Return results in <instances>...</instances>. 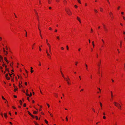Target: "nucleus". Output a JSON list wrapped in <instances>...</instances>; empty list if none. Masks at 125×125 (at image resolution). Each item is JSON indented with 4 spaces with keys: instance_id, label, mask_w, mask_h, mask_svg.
I'll return each instance as SVG.
<instances>
[{
    "instance_id": "1",
    "label": "nucleus",
    "mask_w": 125,
    "mask_h": 125,
    "mask_svg": "<svg viewBox=\"0 0 125 125\" xmlns=\"http://www.w3.org/2000/svg\"><path fill=\"white\" fill-rule=\"evenodd\" d=\"M68 78H64V79L66 80L68 84H70V79L67 76Z\"/></svg>"
},
{
    "instance_id": "2",
    "label": "nucleus",
    "mask_w": 125,
    "mask_h": 125,
    "mask_svg": "<svg viewBox=\"0 0 125 125\" xmlns=\"http://www.w3.org/2000/svg\"><path fill=\"white\" fill-rule=\"evenodd\" d=\"M65 11L69 15H71L72 14V12L69 9H66Z\"/></svg>"
},
{
    "instance_id": "3",
    "label": "nucleus",
    "mask_w": 125,
    "mask_h": 125,
    "mask_svg": "<svg viewBox=\"0 0 125 125\" xmlns=\"http://www.w3.org/2000/svg\"><path fill=\"white\" fill-rule=\"evenodd\" d=\"M114 104L115 105V106L116 107H117L118 108H119V107H121L120 105L118 103L116 102H114Z\"/></svg>"
},
{
    "instance_id": "4",
    "label": "nucleus",
    "mask_w": 125,
    "mask_h": 125,
    "mask_svg": "<svg viewBox=\"0 0 125 125\" xmlns=\"http://www.w3.org/2000/svg\"><path fill=\"white\" fill-rule=\"evenodd\" d=\"M110 16L111 17V19L113 20V16L112 13L111 12H110Z\"/></svg>"
},
{
    "instance_id": "5",
    "label": "nucleus",
    "mask_w": 125,
    "mask_h": 125,
    "mask_svg": "<svg viewBox=\"0 0 125 125\" xmlns=\"http://www.w3.org/2000/svg\"><path fill=\"white\" fill-rule=\"evenodd\" d=\"M47 45H48V46H49V52H50V53L51 54H52V52H51V49L50 45L48 43H47Z\"/></svg>"
},
{
    "instance_id": "6",
    "label": "nucleus",
    "mask_w": 125,
    "mask_h": 125,
    "mask_svg": "<svg viewBox=\"0 0 125 125\" xmlns=\"http://www.w3.org/2000/svg\"><path fill=\"white\" fill-rule=\"evenodd\" d=\"M101 63V60H100L99 62H98L97 65L98 66V70H99V68L100 65Z\"/></svg>"
},
{
    "instance_id": "7",
    "label": "nucleus",
    "mask_w": 125,
    "mask_h": 125,
    "mask_svg": "<svg viewBox=\"0 0 125 125\" xmlns=\"http://www.w3.org/2000/svg\"><path fill=\"white\" fill-rule=\"evenodd\" d=\"M5 77L8 80H9L10 79V78L9 77H8V74H6L5 75Z\"/></svg>"
},
{
    "instance_id": "8",
    "label": "nucleus",
    "mask_w": 125,
    "mask_h": 125,
    "mask_svg": "<svg viewBox=\"0 0 125 125\" xmlns=\"http://www.w3.org/2000/svg\"><path fill=\"white\" fill-rule=\"evenodd\" d=\"M28 112L29 115H31L33 118H34V116L33 115H32L29 111H28Z\"/></svg>"
},
{
    "instance_id": "9",
    "label": "nucleus",
    "mask_w": 125,
    "mask_h": 125,
    "mask_svg": "<svg viewBox=\"0 0 125 125\" xmlns=\"http://www.w3.org/2000/svg\"><path fill=\"white\" fill-rule=\"evenodd\" d=\"M26 95L27 96L30 97L32 95V94L31 93H30V95H29V94H28L27 93H26Z\"/></svg>"
},
{
    "instance_id": "10",
    "label": "nucleus",
    "mask_w": 125,
    "mask_h": 125,
    "mask_svg": "<svg viewBox=\"0 0 125 125\" xmlns=\"http://www.w3.org/2000/svg\"><path fill=\"white\" fill-rule=\"evenodd\" d=\"M39 30L40 31V36L41 38L42 39V35L41 34V31H40V29L39 28Z\"/></svg>"
},
{
    "instance_id": "11",
    "label": "nucleus",
    "mask_w": 125,
    "mask_h": 125,
    "mask_svg": "<svg viewBox=\"0 0 125 125\" xmlns=\"http://www.w3.org/2000/svg\"><path fill=\"white\" fill-rule=\"evenodd\" d=\"M35 11V13L37 15V19H38V21H39V19H38V13H37V12L35 10H34Z\"/></svg>"
},
{
    "instance_id": "12",
    "label": "nucleus",
    "mask_w": 125,
    "mask_h": 125,
    "mask_svg": "<svg viewBox=\"0 0 125 125\" xmlns=\"http://www.w3.org/2000/svg\"><path fill=\"white\" fill-rule=\"evenodd\" d=\"M4 60H5L7 62V63H9V62H8V61L7 60V59L6 57H5L4 58Z\"/></svg>"
},
{
    "instance_id": "13",
    "label": "nucleus",
    "mask_w": 125,
    "mask_h": 125,
    "mask_svg": "<svg viewBox=\"0 0 125 125\" xmlns=\"http://www.w3.org/2000/svg\"><path fill=\"white\" fill-rule=\"evenodd\" d=\"M104 31H105V32H106H106H108V30L106 28H104Z\"/></svg>"
},
{
    "instance_id": "14",
    "label": "nucleus",
    "mask_w": 125,
    "mask_h": 125,
    "mask_svg": "<svg viewBox=\"0 0 125 125\" xmlns=\"http://www.w3.org/2000/svg\"><path fill=\"white\" fill-rule=\"evenodd\" d=\"M48 56L49 57V58H50L51 59V56L50 55L49 53H47V54Z\"/></svg>"
},
{
    "instance_id": "15",
    "label": "nucleus",
    "mask_w": 125,
    "mask_h": 125,
    "mask_svg": "<svg viewBox=\"0 0 125 125\" xmlns=\"http://www.w3.org/2000/svg\"><path fill=\"white\" fill-rule=\"evenodd\" d=\"M2 66L3 67L4 66H5L6 67V70H7V68H6L7 67V66L5 65L4 64H2Z\"/></svg>"
},
{
    "instance_id": "16",
    "label": "nucleus",
    "mask_w": 125,
    "mask_h": 125,
    "mask_svg": "<svg viewBox=\"0 0 125 125\" xmlns=\"http://www.w3.org/2000/svg\"><path fill=\"white\" fill-rule=\"evenodd\" d=\"M31 73H32L33 72V71L32 70L33 68L32 67H31Z\"/></svg>"
},
{
    "instance_id": "17",
    "label": "nucleus",
    "mask_w": 125,
    "mask_h": 125,
    "mask_svg": "<svg viewBox=\"0 0 125 125\" xmlns=\"http://www.w3.org/2000/svg\"><path fill=\"white\" fill-rule=\"evenodd\" d=\"M4 116H5V117L6 118H7V113H5L4 114Z\"/></svg>"
},
{
    "instance_id": "18",
    "label": "nucleus",
    "mask_w": 125,
    "mask_h": 125,
    "mask_svg": "<svg viewBox=\"0 0 125 125\" xmlns=\"http://www.w3.org/2000/svg\"><path fill=\"white\" fill-rule=\"evenodd\" d=\"M61 73L62 74V76L64 78H65L64 77V75H63V74L62 72L61 71Z\"/></svg>"
},
{
    "instance_id": "19",
    "label": "nucleus",
    "mask_w": 125,
    "mask_h": 125,
    "mask_svg": "<svg viewBox=\"0 0 125 125\" xmlns=\"http://www.w3.org/2000/svg\"><path fill=\"white\" fill-rule=\"evenodd\" d=\"M1 60H3V58L1 56H0V61H1Z\"/></svg>"
},
{
    "instance_id": "20",
    "label": "nucleus",
    "mask_w": 125,
    "mask_h": 125,
    "mask_svg": "<svg viewBox=\"0 0 125 125\" xmlns=\"http://www.w3.org/2000/svg\"><path fill=\"white\" fill-rule=\"evenodd\" d=\"M111 97H112V98L113 97V93L112 91H111Z\"/></svg>"
},
{
    "instance_id": "21",
    "label": "nucleus",
    "mask_w": 125,
    "mask_h": 125,
    "mask_svg": "<svg viewBox=\"0 0 125 125\" xmlns=\"http://www.w3.org/2000/svg\"><path fill=\"white\" fill-rule=\"evenodd\" d=\"M100 11L101 12H103V10L102 8H100Z\"/></svg>"
},
{
    "instance_id": "22",
    "label": "nucleus",
    "mask_w": 125,
    "mask_h": 125,
    "mask_svg": "<svg viewBox=\"0 0 125 125\" xmlns=\"http://www.w3.org/2000/svg\"><path fill=\"white\" fill-rule=\"evenodd\" d=\"M85 65L86 67V70H87V71H88V68H87V67H88V66H87V65L86 64H85Z\"/></svg>"
},
{
    "instance_id": "23",
    "label": "nucleus",
    "mask_w": 125,
    "mask_h": 125,
    "mask_svg": "<svg viewBox=\"0 0 125 125\" xmlns=\"http://www.w3.org/2000/svg\"><path fill=\"white\" fill-rule=\"evenodd\" d=\"M18 77L19 79H22V77L19 76H18Z\"/></svg>"
},
{
    "instance_id": "24",
    "label": "nucleus",
    "mask_w": 125,
    "mask_h": 125,
    "mask_svg": "<svg viewBox=\"0 0 125 125\" xmlns=\"http://www.w3.org/2000/svg\"><path fill=\"white\" fill-rule=\"evenodd\" d=\"M94 10L95 13H97L98 11L94 9Z\"/></svg>"
},
{
    "instance_id": "25",
    "label": "nucleus",
    "mask_w": 125,
    "mask_h": 125,
    "mask_svg": "<svg viewBox=\"0 0 125 125\" xmlns=\"http://www.w3.org/2000/svg\"><path fill=\"white\" fill-rule=\"evenodd\" d=\"M33 113L34 114H37V113L36 111H34L33 112Z\"/></svg>"
},
{
    "instance_id": "26",
    "label": "nucleus",
    "mask_w": 125,
    "mask_h": 125,
    "mask_svg": "<svg viewBox=\"0 0 125 125\" xmlns=\"http://www.w3.org/2000/svg\"><path fill=\"white\" fill-rule=\"evenodd\" d=\"M64 4H65L67 2V1L66 0H64Z\"/></svg>"
},
{
    "instance_id": "27",
    "label": "nucleus",
    "mask_w": 125,
    "mask_h": 125,
    "mask_svg": "<svg viewBox=\"0 0 125 125\" xmlns=\"http://www.w3.org/2000/svg\"><path fill=\"white\" fill-rule=\"evenodd\" d=\"M18 89L17 88H15V89H14V92H15L16 91V90H18Z\"/></svg>"
},
{
    "instance_id": "28",
    "label": "nucleus",
    "mask_w": 125,
    "mask_h": 125,
    "mask_svg": "<svg viewBox=\"0 0 125 125\" xmlns=\"http://www.w3.org/2000/svg\"><path fill=\"white\" fill-rule=\"evenodd\" d=\"M48 2L50 4L51 3V1L50 0H48Z\"/></svg>"
},
{
    "instance_id": "29",
    "label": "nucleus",
    "mask_w": 125,
    "mask_h": 125,
    "mask_svg": "<svg viewBox=\"0 0 125 125\" xmlns=\"http://www.w3.org/2000/svg\"><path fill=\"white\" fill-rule=\"evenodd\" d=\"M20 104L21 105H22V101H21V100H20Z\"/></svg>"
},
{
    "instance_id": "30",
    "label": "nucleus",
    "mask_w": 125,
    "mask_h": 125,
    "mask_svg": "<svg viewBox=\"0 0 125 125\" xmlns=\"http://www.w3.org/2000/svg\"><path fill=\"white\" fill-rule=\"evenodd\" d=\"M99 103H100L101 107H102V103L101 102H100Z\"/></svg>"
},
{
    "instance_id": "31",
    "label": "nucleus",
    "mask_w": 125,
    "mask_h": 125,
    "mask_svg": "<svg viewBox=\"0 0 125 125\" xmlns=\"http://www.w3.org/2000/svg\"><path fill=\"white\" fill-rule=\"evenodd\" d=\"M77 20H78V21L80 19L79 17H78L77 16Z\"/></svg>"
},
{
    "instance_id": "32",
    "label": "nucleus",
    "mask_w": 125,
    "mask_h": 125,
    "mask_svg": "<svg viewBox=\"0 0 125 125\" xmlns=\"http://www.w3.org/2000/svg\"><path fill=\"white\" fill-rule=\"evenodd\" d=\"M122 42H121L120 43V47H121V45H122Z\"/></svg>"
},
{
    "instance_id": "33",
    "label": "nucleus",
    "mask_w": 125,
    "mask_h": 125,
    "mask_svg": "<svg viewBox=\"0 0 125 125\" xmlns=\"http://www.w3.org/2000/svg\"><path fill=\"white\" fill-rule=\"evenodd\" d=\"M78 2L80 4H81V2L80 0H77Z\"/></svg>"
},
{
    "instance_id": "34",
    "label": "nucleus",
    "mask_w": 125,
    "mask_h": 125,
    "mask_svg": "<svg viewBox=\"0 0 125 125\" xmlns=\"http://www.w3.org/2000/svg\"><path fill=\"white\" fill-rule=\"evenodd\" d=\"M45 123H46V124H48V122L46 120H45Z\"/></svg>"
},
{
    "instance_id": "35",
    "label": "nucleus",
    "mask_w": 125,
    "mask_h": 125,
    "mask_svg": "<svg viewBox=\"0 0 125 125\" xmlns=\"http://www.w3.org/2000/svg\"><path fill=\"white\" fill-rule=\"evenodd\" d=\"M92 44H93V47H94V41H93L92 42Z\"/></svg>"
},
{
    "instance_id": "36",
    "label": "nucleus",
    "mask_w": 125,
    "mask_h": 125,
    "mask_svg": "<svg viewBox=\"0 0 125 125\" xmlns=\"http://www.w3.org/2000/svg\"><path fill=\"white\" fill-rule=\"evenodd\" d=\"M5 52H6V53H5V54L6 55H7V54H8V52H7V51H6Z\"/></svg>"
},
{
    "instance_id": "37",
    "label": "nucleus",
    "mask_w": 125,
    "mask_h": 125,
    "mask_svg": "<svg viewBox=\"0 0 125 125\" xmlns=\"http://www.w3.org/2000/svg\"><path fill=\"white\" fill-rule=\"evenodd\" d=\"M2 98L3 99L6 100L4 98V97L3 96H2Z\"/></svg>"
},
{
    "instance_id": "38",
    "label": "nucleus",
    "mask_w": 125,
    "mask_h": 125,
    "mask_svg": "<svg viewBox=\"0 0 125 125\" xmlns=\"http://www.w3.org/2000/svg\"><path fill=\"white\" fill-rule=\"evenodd\" d=\"M25 31H26V35H25V36H26V37H27V32L25 30Z\"/></svg>"
},
{
    "instance_id": "39",
    "label": "nucleus",
    "mask_w": 125,
    "mask_h": 125,
    "mask_svg": "<svg viewBox=\"0 0 125 125\" xmlns=\"http://www.w3.org/2000/svg\"><path fill=\"white\" fill-rule=\"evenodd\" d=\"M34 124L35 125H38V124H37L36 122H34Z\"/></svg>"
},
{
    "instance_id": "40",
    "label": "nucleus",
    "mask_w": 125,
    "mask_h": 125,
    "mask_svg": "<svg viewBox=\"0 0 125 125\" xmlns=\"http://www.w3.org/2000/svg\"><path fill=\"white\" fill-rule=\"evenodd\" d=\"M66 47H67V49L68 50H69V47H68V46L67 45L66 46Z\"/></svg>"
},
{
    "instance_id": "41",
    "label": "nucleus",
    "mask_w": 125,
    "mask_h": 125,
    "mask_svg": "<svg viewBox=\"0 0 125 125\" xmlns=\"http://www.w3.org/2000/svg\"><path fill=\"white\" fill-rule=\"evenodd\" d=\"M24 107H25L26 106V104L25 103L24 104Z\"/></svg>"
},
{
    "instance_id": "42",
    "label": "nucleus",
    "mask_w": 125,
    "mask_h": 125,
    "mask_svg": "<svg viewBox=\"0 0 125 125\" xmlns=\"http://www.w3.org/2000/svg\"><path fill=\"white\" fill-rule=\"evenodd\" d=\"M103 118L104 119H105V118H106V117L105 116H103Z\"/></svg>"
},
{
    "instance_id": "43",
    "label": "nucleus",
    "mask_w": 125,
    "mask_h": 125,
    "mask_svg": "<svg viewBox=\"0 0 125 125\" xmlns=\"http://www.w3.org/2000/svg\"><path fill=\"white\" fill-rule=\"evenodd\" d=\"M3 51L4 52H5L6 51H5V49L4 48H3Z\"/></svg>"
},
{
    "instance_id": "44",
    "label": "nucleus",
    "mask_w": 125,
    "mask_h": 125,
    "mask_svg": "<svg viewBox=\"0 0 125 125\" xmlns=\"http://www.w3.org/2000/svg\"><path fill=\"white\" fill-rule=\"evenodd\" d=\"M92 110L94 111V112H95V111L94 110V109L93 108H92Z\"/></svg>"
},
{
    "instance_id": "45",
    "label": "nucleus",
    "mask_w": 125,
    "mask_h": 125,
    "mask_svg": "<svg viewBox=\"0 0 125 125\" xmlns=\"http://www.w3.org/2000/svg\"><path fill=\"white\" fill-rule=\"evenodd\" d=\"M66 120L67 121L68 120V118H67V116L66 117Z\"/></svg>"
},
{
    "instance_id": "46",
    "label": "nucleus",
    "mask_w": 125,
    "mask_h": 125,
    "mask_svg": "<svg viewBox=\"0 0 125 125\" xmlns=\"http://www.w3.org/2000/svg\"><path fill=\"white\" fill-rule=\"evenodd\" d=\"M56 37L57 39H58V40H59V38L58 36H57Z\"/></svg>"
},
{
    "instance_id": "47",
    "label": "nucleus",
    "mask_w": 125,
    "mask_h": 125,
    "mask_svg": "<svg viewBox=\"0 0 125 125\" xmlns=\"http://www.w3.org/2000/svg\"><path fill=\"white\" fill-rule=\"evenodd\" d=\"M74 6L75 7V8H77V6H76V5H74Z\"/></svg>"
},
{
    "instance_id": "48",
    "label": "nucleus",
    "mask_w": 125,
    "mask_h": 125,
    "mask_svg": "<svg viewBox=\"0 0 125 125\" xmlns=\"http://www.w3.org/2000/svg\"><path fill=\"white\" fill-rule=\"evenodd\" d=\"M39 50L40 51H41V48H40V47H39Z\"/></svg>"
},
{
    "instance_id": "49",
    "label": "nucleus",
    "mask_w": 125,
    "mask_h": 125,
    "mask_svg": "<svg viewBox=\"0 0 125 125\" xmlns=\"http://www.w3.org/2000/svg\"><path fill=\"white\" fill-rule=\"evenodd\" d=\"M14 97L15 98H16L17 97V96H16V95H14Z\"/></svg>"
},
{
    "instance_id": "50",
    "label": "nucleus",
    "mask_w": 125,
    "mask_h": 125,
    "mask_svg": "<svg viewBox=\"0 0 125 125\" xmlns=\"http://www.w3.org/2000/svg\"><path fill=\"white\" fill-rule=\"evenodd\" d=\"M49 29L50 30H52V28L51 27H50L49 28Z\"/></svg>"
},
{
    "instance_id": "51",
    "label": "nucleus",
    "mask_w": 125,
    "mask_h": 125,
    "mask_svg": "<svg viewBox=\"0 0 125 125\" xmlns=\"http://www.w3.org/2000/svg\"><path fill=\"white\" fill-rule=\"evenodd\" d=\"M25 84L26 85H27V83L26 82H25Z\"/></svg>"
},
{
    "instance_id": "52",
    "label": "nucleus",
    "mask_w": 125,
    "mask_h": 125,
    "mask_svg": "<svg viewBox=\"0 0 125 125\" xmlns=\"http://www.w3.org/2000/svg\"><path fill=\"white\" fill-rule=\"evenodd\" d=\"M61 49L62 50H63L64 49V48L63 47H61Z\"/></svg>"
},
{
    "instance_id": "53",
    "label": "nucleus",
    "mask_w": 125,
    "mask_h": 125,
    "mask_svg": "<svg viewBox=\"0 0 125 125\" xmlns=\"http://www.w3.org/2000/svg\"><path fill=\"white\" fill-rule=\"evenodd\" d=\"M12 107L14 109H16V108L15 107H14L13 106H12Z\"/></svg>"
},
{
    "instance_id": "54",
    "label": "nucleus",
    "mask_w": 125,
    "mask_h": 125,
    "mask_svg": "<svg viewBox=\"0 0 125 125\" xmlns=\"http://www.w3.org/2000/svg\"><path fill=\"white\" fill-rule=\"evenodd\" d=\"M107 1L108 2V3L110 4V2H109V0H107Z\"/></svg>"
},
{
    "instance_id": "55",
    "label": "nucleus",
    "mask_w": 125,
    "mask_h": 125,
    "mask_svg": "<svg viewBox=\"0 0 125 125\" xmlns=\"http://www.w3.org/2000/svg\"><path fill=\"white\" fill-rule=\"evenodd\" d=\"M47 104L48 106V107H50V105H49V104Z\"/></svg>"
},
{
    "instance_id": "56",
    "label": "nucleus",
    "mask_w": 125,
    "mask_h": 125,
    "mask_svg": "<svg viewBox=\"0 0 125 125\" xmlns=\"http://www.w3.org/2000/svg\"><path fill=\"white\" fill-rule=\"evenodd\" d=\"M35 117L36 118V119L37 120H38V117L37 116H35Z\"/></svg>"
},
{
    "instance_id": "57",
    "label": "nucleus",
    "mask_w": 125,
    "mask_h": 125,
    "mask_svg": "<svg viewBox=\"0 0 125 125\" xmlns=\"http://www.w3.org/2000/svg\"><path fill=\"white\" fill-rule=\"evenodd\" d=\"M27 99L29 101V97H27Z\"/></svg>"
},
{
    "instance_id": "58",
    "label": "nucleus",
    "mask_w": 125,
    "mask_h": 125,
    "mask_svg": "<svg viewBox=\"0 0 125 125\" xmlns=\"http://www.w3.org/2000/svg\"><path fill=\"white\" fill-rule=\"evenodd\" d=\"M78 21H79V22H80V23H81V20H80H80H79Z\"/></svg>"
},
{
    "instance_id": "59",
    "label": "nucleus",
    "mask_w": 125,
    "mask_h": 125,
    "mask_svg": "<svg viewBox=\"0 0 125 125\" xmlns=\"http://www.w3.org/2000/svg\"><path fill=\"white\" fill-rule=\"evenodd\" d=\"M76 62V63L75 64V65H77V62Z\"/></svg>"
},
{
    "instance_id": "60",
    "label": "nucleus",
    "mask_w": 125,
    "mask_h": 125,
    "mask_svg": "<svg viewBox=\"0 0 125 125\" xmlns=\"http://www.w3.org/2000/svg\"><path fill=\"white\" fill-rule=\"evenodd\" d=\"M123 19L124 20H125V17H124V16H123Z\"/></svg>"
},
{
    "instance_id": "61",
    "label": "nucleus",
    "mask_w": 125,
    "mask_h": 125,
    "mask_svg": "<svg viewBox=\"0 0 125 125\" xmlns=\"http://www.w3.org/2000/svg\"><path fill=\"white\" fill-rule=\"evenodd\" d=\"M98 88V89L99 90L100 92V91H101V89L99 88Z\"/></svg>"
},
{
    "instance_id": "62",
    "label": "nucleus",
    "mask_w": 125,
    "mask_h": 125,
    "mask_svg": "<svg viewBox=\"0 0 125 125\" xmlns=\"http://www.w3.org/2000/svg\"><path fill=\"white\" fill-rule=\"evenodd\" d=\"M59 0H56V1L57 2H59Z\"/></svg>"
},
{
    "instance_id": "63",
    "label": "nucleus",
    "mask_w": 125,
    "mask_h": 125,
    "mask_svg": "<svg viewBox=\"0 0 125 125\" xmlns=\"http://www.w3.org/2000/svg\"><path fill=\"white\" fill-rule=\"evenodd\" d=\"M9 74L10 75V77H11V75H12V74H11L9 73Z\"/></svg>"
},
{
    "instance_id": "64",
    "label": "nucleus",
    "mask_w": 125,
    "mask_h": 125,
    "mask_svg": "<svg viewBox=\"0 0 125 125\" xmlns=\"http://www.w3.org/2000/svg\"><path fill=\"white\" fill-rule=\"evenodd\" d=\"M124 69H125V63L124 64Z\"/></svg>"
}]
</instances>
